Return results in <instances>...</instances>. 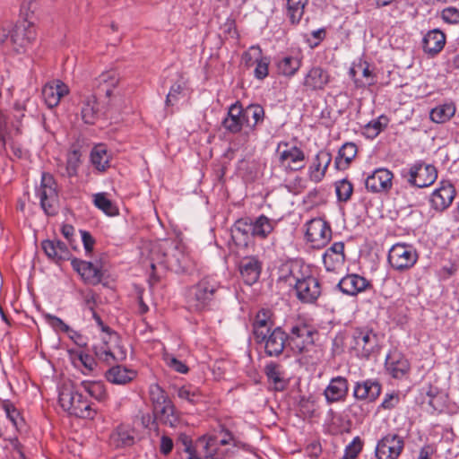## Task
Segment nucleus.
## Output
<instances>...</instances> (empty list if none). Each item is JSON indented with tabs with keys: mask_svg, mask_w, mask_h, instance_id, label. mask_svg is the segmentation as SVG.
Wrapping results in <instances>:
<instances>
[{
	"mask_svg": "<svg viewBox=\"0 0 459 459\" xmlns=\"http://www.w3.org/2000/svg\"><path fill=\"white\" fill-rule=\"evenodd\" d=\"M184 446L187 459H227L234 452L233 449L248 448L247 444L224 429L213 435L199 437L195 443L186 439Z\"/></svg>",
	"mask_w": 459,
	"mask_h": 459,
	"instance_id": "nucleus-1",
	"label": "nucleus"
},
{
	"mask_svg": "<svg viewBox=\"0 0 459 459\" xmlns=\"http://www.w3.org/2000/svg\"><path fill=\"white\" fill-rule=\"evenodd\" d=\"M221 284L211 277H204L197 283L188 287L185 293L189 311L201 312L207 309L220 290Z\"/></svg>",
	"mask_w": 459,
	"mask_h": 459,
	"instance_id": "nucleus-2",
	"label": "nucleus"
},
{
	"mask_svg": "<svg viewBox=\"0 0 459 459\" xmlns=\"http://www.w3.org/2000/svg\"><path fill=\"white\" fill-rule=\"evenodd\" d=\"M58 401L64 411L79 418L92 419L96 414L91 403L71 383H64L59 387Z\"/></svg>",
	"mask_w": 459,
	"mask_h": 459,
	"instance_id": "nucleus-3",
	"label": "nucleus"
},
{
	"mask_svg": "<svg viewBox=\"0 0 459 459\" xmlns=\"http://www.w3.org/2000/svg\"><path fill=\"white\" fill-rule=\"evenodd\" d=\"M351 349L357 357L368 359L379 350L378 336L372 329L355 328L351 333Z\"/></svg>",
	"mask_w": 459,
	"mask_h": 459,
	"instance_id": "nucleus-4",
	"label": "nucleus"
},
{
	"mask_svg": "<svg viewBox=\"0 0 459 459\" xmlns=\"http://www.w3.org/2000/svg\"><path fill=\"white\" fill-rule=\"evenodd\" d=\"M316 333L317 332L311 325L298 323L291 326L290 333H287V348L294 353H302L314 344V337Z\"/></svg>",
	"mask_w": 459,
	"mask_h": 459,
	"instance_id": "nucleus-5",
	"label": "nucleus"
},
{
	"mask_svg": "<svg viewBox=\"0 0 459 459\" xmlns=\"http://www.w3.org/2000/svg\"><path fill=\"white\" fill-rule=\"evenodd\" d=\"M402 177L411 186L422 188L432 185L437 178V173L434 166L417 161L408 169H403Z\"/></svg>",
	"mask_w": 459,
	"mask_h": 459,
	"instance_id": "nucleus-6",
	"label": "nucleus"
},
{
	"mask_svg": "<svg viewBox=\"0 0 459 459\" xmlns=\"http://www.w3.org/2000/svg\"><path fill=\"white\" fill-rule=\"evenodd\" d=\"M36 195L46 214L56 213L57 192L55 179L51 174L42 173L40 185L36 188Z\"/></svg>",
	"mask_w": 459,
	"mask_h": 459,
	"instance_id": "nucleus-7",
	"label": "nucleus"
},
{
	"mask_svg": "<svg viewBox=\"0 0 459 459\" xmlns=\"http://www.w3.org/2000/svg\"><path fill=\"white\" fill-rule=\"evenodd\" d=\"M280 164L290 170H299L305 167V153L296 144L281 141L276 148Z\"/></svg>",
	"mask_w": 459,
	"mask_h": 459,
	"instance_id": "nucleus-8",
	"label": "nucleus"
},
{
	"mask_svg": "<svg viewBox=\"0 0 459 459\" xmlns=\"http://www.w3.org/2000/svg\"><path fill=\"white\" fill-rule=\"evenodd\" d=\"M387 258L394 270L403 272L416 264L418 254L411 246L397 243L390 248Z\"/></svg>",
	"mask_w": 459,
	"mask_h": 459,
	"instance_id": "nucleus-9",
	"label": "nucleus"
},
{
	"mask_svg": "<svg viewBox=\"0 0 459 459\" xmlns=\"http://www.w3.org/2000/svg\"><path fill=\"white\" fill-rule=\"evenodd\" d=\"M305 238L314 248H321L332 238V230L327 221L314 218L306 223Z\"/></svg>",
	"mask_w": 459,
	"mask_h": 459,
	"instance_id": "nucleus-10",
	"label": "nucleus"
},
{
	"mask_svg": "<svg viewBox=\"0 0 459 459\" xmlns=\"http://www.w3.org/2000/svg\"><path fill=\"white\" fill-rule=\"evenodd\" d=\"M294 289L297 298L303 303H314L321 295L319 281L312 275L295 276Z\"/></svg>",
	"mask_w": 459,
	"mask_h": 459,
	"instance_id": "nucleus-11",
	"label": "nucleus"
},
{
	"mask_svg": "<svg viewBox=\"0 0 459 459\" xmlns=\"http://www.w3.org/2000/svg\"><path fill=\"white\" fill-rule=\"evenodd\" d=\"M167 268L177 273H187L194 267V261L181 246L174 245L169 254H164L160 261Z\"/></svg>",
	"mask_w": 459,
	"mask_h": 459,
	"instance_id": "nucleus-12",
	"label": "nucleus"
},
{
	"mask_svg": "<svg viewBox=\"0 0 459 459\" xmlns=\"http://www.w3.org/2000/svg\"><path fill=\"white\" fill-rule=\"evenodd\" d=\"M404 446V441L397 434L388 433L378 440L375 455L377 459H397Z\"/></svg>",
	"mask_w": 459,
	"mask_h": 459,
	"instance_id": "nucleus-13",
	"label": "nucleus"
},
{
	"mask_svg": "<svg viewBox=\"0 0 459 459\" xmlns=\"http://www.w3.org/2000/svg\"><path fill=\"white\" fill-rule=\"evenodd\" d=\"M331 80L332 77L327 69L320 65H313L304 74L301 84L305 91L318 92L324 91Z\"/></svg>",
	"mask_w": 459,
	"mask_h": 459,
	"instance_id": "nucleus-14",
	"label": "nucleus"
},
{
	"mask_svg": "<svg viewBox=\"0 0 459 459\" xmlns=\"http://www.w3.org/2000/svg\"><path fill=\"white\" fill-rule=\"evenodd\" d=\"M455 196V189L453 184L443 180L439 182L438 186L430 195L429 203L431 208L437 212H443L451 205Z\"/></svg>",
	"mask_w": 459,
	"mask_h": 459,
	"instance_id": "nucleus-15",
	"label": "nucleus"
},
{
	"mask_svg": "<svg viewBox=\"0 0 459 459\" xmlns=\"http://www.w3.org/2000/svg\"><path fill=\"white\" fill-rule=\"evenodd\" d=\"M393 173L384 168L377 169L365 181L366 188L373 193L387 192L392 187Z\"/></svg>",
	"mask_w": 459,
	"mask_h": 459,
	"instance_id": "nucleus-16",
	"label": "nucleus"
},
{
	"mask_svg": "<svg viewBox=\"0 0 459 459\" xmlns=\"http://www.w3.org/2000/svg\"><path fill=\"white\" fill-rule=\"evenodd\" d=\"M287 333L281 327L277 326L266 335V339L262 343H264V351L268 356L278 357L287 347Z\"/></svg>",
	"mask_w": 459,
	"mask_h": 459,
	"instance_id": "nucleus-17",
	"label": "nucleus"
},
{
	"mask_svg": "<svg viewBox=\"0 0 459 459\" xmlns=\"http://www.w3.org/2000/svg\"><path fill=\"white\" fill-rule=\"evenodd\" d=\"M68 93V86L60 80H53L48 82L42 89L44 101L50 108L56 107L61 99Z\"/></svg>",
	"mask_w": 459,
	"mask_h": 459,
	"instance_id": "nucleus-18",
	"label": "nucleus"
},
{
	"mask_svg": "<svg viewBox=\"0 0 459 459\" xmlns=\"http://www.w3.org/2000/svg\"><path fill=\"white\" fill-rule=\"evenodd\" d=\"M71 264L85 282L96 285L101 281L102 273L98 264L76 258L72 260Z\"/></svg>",
	"mask_w": 459,
	"mask_h": 459,
	"instance_id": "nucleus-19",
	"label": "nucleus"
},
{
	"mask_svg": "<svg viewBox=\"0 0 459 459\" xmlns=\"http://www.w3.org/2000/svg\"><path fill=\"white\" fill-rule=\"evenodd\" d=\"M273 325L271 311L264 308L260 309L252 325L254 337L257 343H262L266 339V335L271 332Z\"/></svg>",
	"mask_w": 459,
	"mask_h": 459,
	"instance_id": "nucleus-20",
	"label": "nucleus"
},
{
	"mask_svg": "<svg viewBox=\"0 0 459 459\" xmlns=\"http://www.w3.org/2000/svg\"><path fill=\"white\" fill-rule=\"evenodd\" d=\"M385 368L394 378H402L409 372L410 364L401 352L393 351L385 358Z\"/></svg>",
	"mask_w": 459,
	"mask_h": 459,
	"instance_id": "nucleus-21",
	"label": "nucleus"
},
{
	"mask_svg": "<svg viewBox=\"0 0 459 459\" xmlns=\"http://www.w3.org/2000/svg\"><path fill=\"white\" fill-rule=\"evenodd\" d=\"M337 286L343 294L355 296L364 291L369 286V282L359 274H348L341 279Z\"/></svg>",
	"mask_w": 459,
	"mask_h": 459,
	"instance_id": "nucleus-22",
	"label": "nucleus"
},
{
	"mask_svg": "<svg viewBox=\"0 0 459 459\" xmlns=\"http://www.w3.org/2000/svg\"><path fill=\"white\" fill-rule=\"evenodd\" d=\"M381 393V385L377 380L367 379L357 382L354 385L353 395L358 400L375 401Z\"/></svg>",
	"mask_w": 459,
	"mask_h": 459,
	"instance_id": "nucleus-23",
	"label": "nucleus"
},
{
	"mask_svg": "<svg viewBox=\"0 0 459 459\" xmlns=\"http://www.w3.org/2000/svg\"><path fill=\"white\" fill-rule=\"evenodd\" d=\"M344 261V244L341 241L333 243L323 255V263L327 271L336 270Z\"/></svg>",
	"mask_w": 459,
	"mask_h": 459,
	"instance_id": "nucleus-24",
	"label": "nucleus"
},
{
	"mask_svg": "<svg viewBox=\"0 0 459 459\" xmlns=\"http://www.w3.org/2000/svg\"><path fill=\"white\" fill-rule=\"evenodd\" d=\"M332 161V155L326 150H321L314 158L309 169V178L315 182H319L325 175V171Z\"/></svg>",
	"mask_w": 459,
	"mask_h": 459,
	"instance_id": "nucleus-25",
	"label": "nucleus"
},
{
	"mask_svg": "<svg viewBox=\"0 0 459 459\" xmlns=\"http://www.w3.org/2000/svg\"><path fill=\"white\" fill-rule=\"evenodd\" d=\"M348 390L349 386L347 379L342 377H336L330 381L324 392V394L326 401L332 403L343 400L347 395Z\"/></svg>",
	"mask_w": 459,
	"mask_h": 459,
	"instance_id": "nucleus-26",
	"label": "nucleus"
},
{
	"mask_svg": "<svg viewBox=\"0 0 459 459\" xmlns=\"http://www.w3.org/2000/svg\"><path fill=\"white\" fill-rule=\"evenodd\" d=\"M261 269V264L255 257H246L239 265L241 277L247 285H253L258 281Z\"/></svg>",
	"mask_w": 459,
	"mask_h": 459,
	"instance_id": "nucleus-27",
	"label": "nucleus"
},
{
	"mask_svg": "<svg viewBox=\"0 0 459 459\" xmlns=\"http://www.w3.org/2000/svg\"><path fill=\"white\" fill-rule=\"evenodd\" d=\"M242 117V106L238 102L230 105L228 116L222 121L224 128L230 133H238L242 126H245Z\"/></svg>",
	"mask_w": 459,
	"mask_h": 459,
	"instance_id": "nucleus-28",
	"label": "nucleus"
},
{
	"mask_svg": "<svg viewBox=\"0 0 459 459\" xmlns=\"http://www.w3.org/2000/svg\"><path fill=\"white\" fill-rule=\"evenodd\" d=\"M36 38V31L31 22H23L17 25L12 34V40L21 48H25Z\"/></svg>",
	"mask_w": 459,
	"mask_h": 459,
	"instance_id": "nucleus-29",
	"label": "nucleus"
},
{
	"mask_svg": "<svg viewBox=\"0 0 459 459\" xmlns=\"http://www.w3.org/2000/svg\"><path fill=\"white\" fill-rule=\"evenodd\" d=\"M90 160L96 170L104 172L110 167L111 154L104 144H97L91 151Z\"/></svg>",
	"mask_w": 459,
	"mask_h": 459,
	"instance_id": "nucleus-30",
	"label": "nucleus"
},
{
	"mask_svg": "<svg viewBox=\"0 0 459 459\" xmlns=\"http://www.w3.org/2000/svg\"><path fill=\"white\" fill-rule=\"evenodd\" d=\"M445 43L446 36L437 29L429 31L422 40L424 51L431 55L440 52L443 49Z\"/></svg>",
	"mask_w": 459,
	"mask_h": 459,
	"instance_id": "nucleus-31",
	"label": "nucleus"
},
{
	"mask_svg": "<svg viewBox=\"0 0 459 459\" xmlns=\"http://www.w3.org/2000/svg\"><path fill=\"white\" fill-rule=\"evenodd\" d=\"M252 236L257 238H266L274 230L276 221L262 214L252 221Z\"/></svg>",
	"mask_w": 459,
	"mask_h": 459,
	"instance_id": "nucleus-32",
	"label": "nucleus"
},
{
	"mask_svg": "<svg viewBox=\"0 0 459 459\" xmlns=\"http://www.w3.org/2000/svg\"><path fill=\"white\" fill-rule=\"evenodd\" d=\"M119 74L116 70H109L102 73L95 79V86L104 91L107 97H110L112 90L118 84Z\"/></svg>",
	"mask_w": 459,
	"mask_h": 459,
	"instance_id": "nucleus-33",
	"label": "nucleus"
},
{
	"mask_svg": "<svg viewBox=\"0 0 459 459\" xmlns=\"http://www.w3.org/2000/svg\"><path fill=\"white\" fill-rule=\"evenodd\" d=\"M81 116L85 124L92 125L98 117V102L94 94L85 96L82 100Z\"/></svg>",
	"mask_w": 459,
	"mask_h": 459,
	"instance_id": "nucleus-34",
	"label": "nucleus"
},
{
	"mask_svg": "<svg viewBox=\"0 0 459 459\" xmlns=\"http://www.w3.org/2000/svg\"><path fill=\"white\" fill-rule=\"evenodd\" d=\"M136 377V372L122 366H115L106 373L108 382L116 385H126Z\"/></svg>",
	"mask_w": 459,
	"mask_h": 459,
	"instance_id": "nucleus-35",
	"label": "nucleus"
},
{
	"mask_svg": "<svg viewBox=\"0 0 459 459\" xmlns=\"http://www.w3.org/2000/svg\"><path fill=\"white\" fill-rule=\"evenodd\" d=\"M153 410L156 417L164 424L174 427L178 423V417L170 400L160 405H156Z\"/></svg>",
	"mask_w": 459,
	"mask_h": 459,
	"instance_id": "nucleus-36",
	"label": "nucleus"
},
{
	"mask_svg": "<svg viewBox=\"0 0 459 459\" xmlns=\"http://www.w3.org/2000/svg\"><path fill=\"white\" fill-rule=\"evenodd\" d=\"M245 126L250 128H255L256 125L262 123L264 118V108L258 104H251L242 108Z\"/></svg>",
	"mask_w": 459,
	"mask_h": 459,
	"instance_id": "nucleus-37",
	"label": "nucleus"
},
{
	"mask_svg": "<svg viewBox=\"0 0 459 459\" xmlns=\"http://www.w3.org/2000/svg\"><path fill=\"white\" fill-rule=\"evenodd\" d=\"M357 146L353 143H345L340 148L335 158V167L338 169H345L357 154Z\"/></svg>",
	"mask_w": 459,
	"mask_h": 459,
	"instance_id": "nucleus-38",
	"label": "nucleus"
},
{
	"mask_svg": "<svg viewBox=\"0 0 459 459\" xmlns=\"http://www.w3.org/2000/svg\"><path fill=\"white\" fill-rule=\"evenodd\" d=\"M301 64V58L286 56L278 60L277 69L279 74L287 77H292L299 70Z\"/></svg>",
	"mask_w": 459,
	"mask_h": 459,
	"instance_id": "nucleus-39",
	"label": "nucleus"
},
{
	"mask_svg": "<svg viewBox=\"0 0 459 459\" xmlns=\"http://www.w3.org/2000/svg\"><path fill=\"white\" fill-rule=\"evenodd\" d=\"M308 0H287L286 16L291 24H298L304 15Z\"/></svg>",
	"mask_w": 459,
	"mask_h": 459,
	"instance_id": "nucleus-40",
	"label": "nucleus"
},
{
	"mask_svg": "<svg viewBox=\"0 0 459 459\" xmlns=\"http://www.w3.org/2000/svg\"><path fill=\"white\" fill-rule=\"evenodd\" d=\"M134 430L129 426L121 425L112 434L111 439L117 446H130L134 443Z\"/></svg>",
	"mask_w": 459,
	"mask_h": 459,
	"instance_id": "nucleus-41",
	"label": "nucleus"
},
{
	"mask_svg": "<svg viewBox=\"0 0 459 459\" xmlns=\"http://www.w3.org/2000/svg\"><path fill=\"white\" fill-rule=\"evenodd\" d=\"M455 113V106L453 103L438 105L431 109L429 117L437 124H443L450 120Z\"/></svg>",
	"mask_w": 459,
	"mask_h": 459,
	"instance_id": "nucleus-42",
	"label": "nucleus"
},
{
	"mask_svg": "<svg viewBox=\"0 0 459 459\" xmlns=\"http://www.w3.org/2000/svg\"><path fill=\"white\" fill-rule=\"evenodd\" d=\"M93 202L97 208L108 216L118 214V209L115 204L107 197L106 193H98L93 196Z\"/></svg>",
	"mask_w": 459,
	"mask_h": 459,
	"instance_id": "nucleus-43",
	"label": "nucleus"
},
{
	"mask_svg": "<svg viewBox=\"0 0 459 459\" xmlns=\"http://www.w3.org/2000/svg\"><path fill=\"white\" fill-rule=\"evenodd\" d=\"M265 374L269 380H271L274 385L275 389L282 390L284 389L286 383L283 380L282 372L281 370L280 365L271 362L265 367Z\"/></svg>",
	"mask_w": 459,
	"mask_h": 459,
	"instance_id": "nucleus-44",
	"label": "nucleus"
},
{
	"mask_svg": "<svg viewBox=\"0 0 459 459\" xmlns=\"http://www.w3.org/2000/svg\"><path fill=\"white\" fill-rule=\"evenodd\" d=\"M81 164V153L77 150L70 152L67 155L65 171L63 173L64 176L72 178L77 175L78 169Z\"/></svg>",
	"mask_w": 459,
	"mask_h": 459,
	"instance_id": "nucleus-45",
	"label": "nucleus"
},
{
	"mask_svg": "<svg viewBox=\"0 0 459 459\" xmlns=\"http://www.w3.org/2000/svg\"><path fill=\"white\" fill-rule=\"evenodd\" d=\"M177 394L178 398L187 402L190 404H195L202 400V395L199 390L193 386H181L178 389Z\"/></svg>",
	"mask_w": 459,
	"mask_h": 459,
	"instance_id": "nucleus-46",
	"label": "nucleus"
},
{
	"mask_svg": "<svg viewBox=\"0 0 459 459\" xmlns=\"http://www.w3.org/2000/svg\"><path fill=\"white\" fill-rule=\"evenodd\" d=\"M81 385L91 397L102 401L106 397L104 385L100 382L82 381Z\"/></svg>",
	"mask_w": 459,
	"mask_h": 459,
	"instance_id": "nucleus-47",
	"label": "nucleus"
},
{
	"mask_svg": "<svg viewBox=\"0 0 459 459\" xmlns=\"http://www.w3.org/2000/svg\"><path fill=\"white\" fill-rule=\"evenodd\" d=\"M353 192L352 184L346 178L335 182V193L338 201L347 202Z\"/></svg>",
	"mask_w": 459,
	"mask_h": 459,
	"instance_id": "nucleus-48",
	"label": "nucleus"
},
{
	"mask_svg": "<svg viewBox=\"0 0 459 459\" xmlns=\"http://www.w3.org/2000/svg\"><path fill=\"white\" fill-rule=\"evenodd\" d=\"M262 50L258 46H252L242 56V63L247 68L255 65L262 56Z\"/></svg>",
	"mask_w": 459,
	"mask_h": 459,
	"instance_id": "nucleus-49",
	"label": "nucleus"
},
{
	"mask_svg": "<svg viewBox=\"0 0 459 459\" xmlns=\"http://www.w3.org/2000/svg\"><path fill=\"white\" fill-rule=\"evenodd\" d=\"M363 443L359 437H356L345 447L344 455L342 459H357L359 454L361 452Z\"/></svg>",
	"mask_w": 459,
	"mask_h": 459,
	"instance_id": "nucleus-50",
	"label": "nucleus"
},
{
	"mask_svg": "<svg viewBox=\"0 0 459 459\" xmlns=\"http://www.w3.org/2000/svg\"><path fill=\"white\" fill-rule=\"evenodd\" d=\"M150 396L153 403V407L160 405L169 401L165 391L158 385H152L150 387Z\"/></svg>",
	"mask_w": 459,
	"mask_h": 459,
	"instance_id": "nucleus-51",
	"label": "nucleus"
},
{
	"mask_svg": "<svg viewBox=\"0 0 459 459\" xmlns=\"http://www.w3.org/2000/svg\"><path fill=\"white\" fill-rule=\"evenodd\" d=\"M254 76L257 80H263L268 75L269 71V59L263 55L255 65Z\"/></svg>",
	"mask_w": 459,
	"mask_h": 459,
	"instance_id": "nucleus-52",
	"label": "nucleus"
},
{
	"mask_svg": "<svg viewBox=\"0 0 459 459\" xmlns=\"http://www.w3.org/2000/svg\"><path fill=\"white\" fill-rule=\"evenodd\" d=\"M252 220L249 218L238 220L234 224L233 233L247 237L252 236Z\"/></svg>",
	"mask_w": 459,
	"mask_h": 459,
	"instance_id": "nucleus-53",
	"label": "nucleus"
},
{
	"mask_svg": "<svg viewBox=\"0 0 459 459\" xmlns=\"http://www.w3.org/2000/svg\"><path fill=\"white\" fill-rule=\"evenodd\" d=\"M443 21L448 24L459 23V9L455 7H446L441 12Z\"/></svg>",
	"mask_w": 459,
	"mask_h": 459,
	"instance_id": "nucleus-54",
	"label": "nucleus"
},
{
	"mask_svg": "<svg viewBox=\"0 0 459 459\" xmlns=\"http://www.w3.org/2000/svg\"><path fill=\"white\" fill-rule=\"evenodd\" d=\"M45 317L47 322L49 324V325H51V327L54 328L55 331L65 333L70 330V326L66 325L61 318L49 314L46 315Z\"/></svg>",
	"mask_w": 459,
	"mask_h": 459,
	"instance_id": "nucleus-55",
	"label": "nucleus"
},
{
	"mask_svg": "<svg viewBox=\"0 0 459 459\" xmlns=\"http://www.w3.org/2000/svg\"><path fill=\"white\" fill-rule=\"evenodd\" d=\"M184 87L180 83H174L166 98V105H174L182 96Z\"/></svg>",
	"mask_w": 459,
	"mask_h": 459,
	"instance_id": "nucleus-56",
	"label": "nucleus"
},
{
	"mask_svg": "<svg viewBox=\"0 0 459 459\" xmlns=\"http://www.w3.org/2000/svg\"><path fill=\"white\" fill-rule=\"evenodd\" d=\"M3 409L5 412L7 419L13 423V426H18V420L20 418V412L14 407L13 403L6 401L3 403Z\"/></svg>",
	"mask_w": 459,
	"mask_h": 459,
	"instance_id": "nucleus-57",
	"label": "nucleus"
},
{
	"mask_svg": "<svg viewBox=\"0 0 459 459\" xmlns=\"http://www.w3.org/2000/svg\"><path fill=\"white\" fill-rule=\"evenodd\" d=\"M42 249L44 250L45 254L55 262L58 263L60 262L58 258L57 249L54 243V240L47 239L42 241L41 243Z\"/></svg>",
	"mask_w": 459,
	"mask_h": 459,
	"instance_id": "nucleus-58",
	"label": "nucleus"
},
{
	"mask_svg": "<svg viewBox=\"0 0 459 459\" xmlns=\"http://www.w3.org/2000/svg\"><path fill=\"white\" fill-rule=\"evenodd\" d=\"M399 402L400 396L398 394H386L384 397L383 402L380 404V408L384 410H392L398 405Z\"/></svg>",
	"mask_w": 459,
	"mask_h": 459,
	"instance_id": "nucleus-59",
	"label": "nucleus"
},
{
	"mask_svg": "<svg viewBox=\"0 0 459 459\" xmlns=\"http://www.w3.org/2000/svg\"><path fill=\"white\" fill-rule=\"evenodd\" d=\"M358 68L361 70L362 75L365 78V82H359V80H355L356 85L360 87L374 84V76L372 74V72L369 70L368 65L363 66L362 65H359Z\"/></svg>",
	"mask_w": 459,
	"mask_h": 459,
	"instance_id": "nucleus-60",
	"label": "nucleus"
},
{
	"mask_svg": "<svg viewBox=\"0 0 459 459\" xmlns=\"http://www.w3.org/2000/svg\"><path fill=\"white\" fill-rule=\"evenodd\" d=\"M80 233L85 252L87 255H90L93 250L95 239L91 233L86 230H80Z\"/></svg>",
	"mask_w": 459,
	"mask_h": 459,
	"instance_id": "nucleus-61",
	"label": "nucleus"
},
{
	"mask_svg": "<svg viewBox=\"0 0 459 459\" xmlns=\"http://www.w3.org/2000/svg\"><path fill=\"white\" fill-rule=\"evenodd\" d=\"M325 30L324 28L313 30L311 32V36L315 40L312 41L311 39H307V42L308 43L310 48H314L317 47L320 44V42L325 38Z\"/></svg>",
	"mask_w": 459,
	"mask_h": 459,
	"instance_id": "nucleus-62",
	"label": "nucleus"
},
{
	"mask_svg": "<svg viewBox=\"0 0 459 459\" xmlns=\"http://www.w3.org/2000/svg\"><path fill=\"white\" fill-rule=\"evenodd\" d=\"M167 363L175 371L185 374L188 371L187 366L178 359L171 357L167 359Z\"/></svg>",
	"mask_w": 459,
	"mask_h": 459,
	"instance_id": "nucleus-63",
	"label": "nucleus"
},
{
	"mask_svg": "<svg viewBox=\"0 0 459 459\" xmlns=\"http://www.w3.org/2000/svg\"><path fill=\"white\" fill-rule=\"evenodd\" d=\"M65 333L76 345L80 347H85L87 345L86 338L77 331L72 329L71 327L70 330L67 331Z\"/></svg>",
	"mask_w": 459,
	"mask_h": 459,
	"instance_id": "nucleus-64",
	"label": "nucleus"
}]
</instances>
